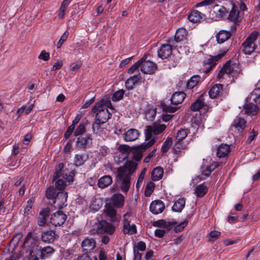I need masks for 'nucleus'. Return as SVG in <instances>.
<instances>
[{
  "label": "nucleus",
  "instance_id": "1",
  "mask_svg": "<svg viewBox=\"0 0 260 260\" xmlns=\"http://www.w3.org/2000/svg\"><path fill=\"white\" fill-rule=\"evenodd\" d=\"M165 124H162L158 125L156 123H154L152 125H147L145 132V139L146 141H154V144L156 142L155 138L154 135H158L162 133L166 128Z\"/></svg>",
  "mask_w": 260,
  "mask_h": 260
},
{
  "label": "nucleus",
  "instance_id": "2",
  "mask_svg": "<svg viewBox=\"0 0 260 260\" xmlns=\"http://www.w3.org/2000/svg\"><path fill=\"white\" fill-rule=\"evenodd\" d=\"M258 34V32L256 31H252L242 43L241 50L245 54H251L257 47L254 41L256 40Z\"/></svg>",
  "mask_w": 260,
  "mask_h": 260
},
{
  "label": "nucleus",
  "instance_id": "3",
  "mask_svg": "<svg viewBox=\"0 0 260 260\" xmlns=\"http://www.w3.org/2000/svg\"><path fill=\"white\" fill-rule=\"evenodd\" d=\"M92 145V138L89 135L79 136L75 139V148L77 151H86V149L91 148Z\"/></svg>",
  "mask_w": 260,
  "mask_h": 260
},
{
  "label": "nucleus",
  "instance_id": "4",
  "mask_svg": "<svg viewBox=\"0 0 260 260\" xmlns=\"http://www.w3.org/2000/svg\"><path fill=\"white\" fill-rule=\"evenodd\" d=\"M40 237L36 235V234L32 235V233L30 232L27 233L23 243V246H27L29 250H32L35 251L37 248H38L40 244Z\"/></svg>",
  "mask_w": 260,
  "mask_h": 260
},
{
  "label": "nucleus",
  "instance_id": "5",
  "mask_svg": "<svg viewBox=\"0 0 260 260\" xmlns=\"http://www.w3.org/2000/svg\"><path fill=\"white\" fill-rule=\"evenodd\" d=\"M68 197V193L67 191H58L56 194L55 199L52 201V206L54 208H58L62 210L64 207L67 206V203Z\"/></svg>",
  "mask_w": 260,
  "mask_h": 260
},
{
  "label": "nucleus",
  "instance_id": "6",
  "mask_svg": "<svg viewBox=\"0 0 260 260\" xmlns=\"http://www.w3.org/2000/svg\"><path fill=\"white\" fill-rule=\"evenodd\" d=\"M98 110L96 112L95 123L98 126V129L100 126L106 123L111 118L112 114L109 112L107 108H102Z\"/></svg>",
  "mask_w": 260,
  "mask_h": 260
},
{
  "label": "nucleus",
  "instance_id": "7",
  "mask_svg": "<svg viewBox=\"0 0 260 260\" xmlns=\"http://www.w3.org/2000/svg\"><path fill=\"white\" fill-rule=\"evenodd\" d=\"M67 218V215L61 211V210H59L51 214L50 222L55 226H60L65 222Z\"/></svg>",
  "mask_w": 260,
  "mask_h": 260
},
{
  "label": "nucleus",
  "instance_id": "8",
  "mask_svg": "<svg viewBox=\"0 0 260 260\" xmlns=\"http://www.w3.org/2000/svg\"><path fill=\"white\" fill-rule=\"evenodd\" d=\"M98 230H100L101 234L106 233L109 235H112L115 231V227L111 223L103 219L99 222Z\"/></svg>",
  "mask_w": 260,
  "mask_h": 260
},
{
  "label": "nucleus",
  "instance_id": "9",
  "mask_svg": "<svg viewBox=\"0 0 260 260\" xmlns=\"http://www.w3.org/2000/svg\"><path fill=\"white\" fill-rule=\"evenodd\" d=\"M58 237V235L56 234V232L54 230L50 229L43 231L40 238L42 241L45 243H52Z\"/></svg>",
  "mask_w": 260,
  "mask_h": 260
},
{
  "label": "nucleus",
  "instance_id": "10",
  "mask_svg": "<svg viewBox=\"0 0 260 260\" xmlns=\"http://www.w3.org/2000/svg\"><path fill=\"white\" fill-rule=\"evenodd\" d=\"M158 70L157 64L150 59H148L145 63L141 67V71L145 74L153 75Z\"/></svg>",
  "mask_w": 260,
  "mask_h": 260
},
{
  "label": "nucleus",
  "instance_id": "11",
  "mask_svg": "<svg viewBox=\"0 0 260 260\" xmlns=\"http://www.w3.org/2000/svg\"><path fill=\"white\" fill-rule=\"evenodd\" d=\"M165 209V204L160 200H156L152 201L149 207L150 211L155 215L162 213Z\"/></svg>",
  "mask_w": 260,
  "mask_h": 260
},
{
  "label": "nucleus",
  "instance_id": "12",
  "mask_svg": "<svg viewBox=\"0 0 260 260\" xmlns=\"http://www.w3.org/2000/svg\"><path fill=\"white\" fill-rule=\"evenodd\" d=\"M172 46L169 44H162L157 50L158 57L162 59H166L171 56Z\"/></svg>",
  "mask_w": 260,
  "mask_h": 260
},
{
  "label": "nucleus",
  "instance_id": "13",
  "mask_svg": "<svg viewBox=\"0 0 260 260\" xmlns=\"http://www.w3.org/2000/svg\"><path fill=\"white\" fill-rule=\"evenodd\" d=\"M35 251L40 252V258L41 259H44L51 257L55 252V250L53 247L47 246L44 247H40L39 248H37Z\"/></svg>",
  "mask_w": 260,
  "mask_h": 260
},
{
  "label": "nucleus",
  "instance_id": "14",
  "mask_svg": "<svg viewBox=\"0 0 260 260\" xmlns=\"http://www.w3.org/2000/svg\"><path fill=\"white\" fill-rule=\"evenodd\" d=\"M51 210L47 207L43 208L39 213L40 217H38L37 223L39 226H44L47 223V218L49 217Z\"/></svg>",
  "mask_w": 260,
  "mask_h": 260
},
{
  "label": "nucleus",
  "instance_id": "15",
  "mask_svg": "<svg viewBox=\"0 0 260 260\" xmlns=\"http://www.w3.org/2000/svg\"><path fill=\"white\" fill-rule=\"evenodd\" d=\"M154 145V141H151L144 142L140 145L133 146L134 154H143L146 150L151 147Z\"/></svg>",
  "mask_w": 260,
  "mask_h": 260
},
{
  "label": "nucleus",
  "instance_id": "16",
  "mask_svg": "<svg viewBox=\"0 0 260 260\" xmlns=\"http://www.w3.org/2000/svg\"><path fill=\"white\" fill-rule=\"evenodd\" d=\"M115 207L112 206L111 204L106 203L105 205V209L104 213L107 217H109L111 222H115L117 221V211L114 208Z\"/></svg>",
  "mask_w": 260,
  "mask_h": 260
},
{
  "label": "nucleus",
  "instance_id": "17",
  "mask_svg": "<svg viewBox=\"0 0 260 260\" xmlns=\"http://www.w3.org/2000/svg\"><path fill=\"white\" fill-rule=\"evenodd\" d=\"M112 206L116 208H121L124 205V198L121 193H114L110 198Z\"/></svg>",
  "mask_w": 260,
  "mask_h": 260
},
{
  "label": "nucleus",
  "instance_id": "18",
  "mask_svg": "<svg viewBox=\"0 0 260 260\" xmlns=\"http://www.w3.org/2000/svg\"><path fill=\"white\" fill-rule=\"evenodd\" d=\"M140 135V132L135 128H130L123 134V139L126 142L136 140Z\"/></svg>",
  "mask_w": 260,
  "mask_h": 260
},
{
  "label": "nucleus",
  "instance_id": "19",
  "mask_svg": "<svg viewBox=\"0 0 260 260\" xmlns=\"http://www.w3.org/2000/svg\"><path fill=\"white\" fill-rule=\"evenodd\" d=\"M110 96L109 94H106L104 98L101 99L100 101L98 102H96L94 105L91 108V112L93 113H95L100 108H102L103 106L109 105L111 103V101L110 100Z\"/></svg>",
  "mask_w": 260,
  "mask_h": 260
},
{
  "label": "nucleus",
  "instance_id": "20",
  "mask_svg": "<svg viewBox=\"0 0 260 260\" xmlns=\"http://www.w3.org/2000/svg\"><path fill=\"white\" fill-rule=\"evenodd\" d=\"M240 12L238 10V7L236 4H233L232 10L230 11L228 15V19L234 23L236 25H239V21L238 18L239 17Z\"/></svg>",
  "mask_w": 260,
  "mask_h": 260
},
{
  "label": "nucleus",
  "instance_id": "21",
  "mask_svg": "<svg viewBox=\"0 0 260 260\" xmlns=\"http://www.w3.org/2000/svg\"><path fill=\"white\" fill-rule=\"evenodd\" d=\"M141 78L142 77L140 73L137 75L130 77L125 81V88L127 90L133 89L134 88V86L137 83Z\"/></svg>",
  "mask_w": 260,
  "mask_h": 260
},
{
  "label": "nucleus",
  "instance_id": "22",
  "mask_svg": "<svg viewBox=\"0 0 260 260\" xmlns=\"http://www.w3.org/2000/svg\"><path fill=\"white\" fill-rule=\"evenodd\" d=\"M186 97V94L184 91H178L174 93L170 99L171 104L177 105L181 103Z\"/></svg>",
  "mask_w": 260,
  "mask_h": 260
},
{
  "label": "nucleus",
  "instance_id": "23",
  "mask_svg": "<svg viewBox=\"0 0 260 260\" xmlns=\"http://www.w3.org/2000/svg\"><path fill=\"white\" fill-rule=\"evenodd\" d=\"M232 34L225 30H220L215 36L218 44H222L231 38Z\"/></svg>",
  "mask_w": 260,
  "mask_h": 260
},
{
  "label": "nucleus",
  "instance_id": "24",
  "mask_svg": "<svg viewBox=\"0 0 260 260\" xmlns=\"http://www.w3.org/2000/svg\"><path fill=\"white\" fill-rule=\"evenodd\" d=\"M205 14H202L196 10H192L191 11L190 14L188 15L187 18L189 21L193 23L200 22L203 19V16Z\"/></svg>",
  "mask_w": 260,
  "mask_h": 260
},
{
  "label": "nucleus",
  "instance_id": "25",
  "mask_svg": "<svg viewBox=\"0 0 260 260\" xmlns=\"http://www.w3.org/2000/svg\"><path fill=\"white\" fill-rule=\"evenodd\" d=\"M230 152V145L226 144H221L217 149L216 155L222 158L226 156Z\"/></svg>",
  "mask_w": 260,
  "mask_h": 260
},
{
  "label": "nucleus",
  "instance_id": "26",
  "mask_svg": "<svg viewBox=\"0 0 260 260\" xmlns=\"http://www.w3.org/2000/svg\"><path fill=\"white\" fill-rule=\"evenodd\" d=\"M164 169L160 166L154 168L151 173V178L152 181H156L160 180L163 176Z\"/></svg>",
  "mask_w": 260,
  "mask_h": 260
},
{
  "label": "nucleus",
  "instance_id": "27",
  "mask_svg": "<svg viewBox=\"0 0 260 260\" xmlns=\"http://www.w3.org/2000/svg\"><path fill=\"white\" fill-rule=\"evenodd\" d=\"M137 166L138 164L126 159L124 166L119 168L123 169L125 172L128 171L129 173L130 172V174H133L136 171Z\"/></svg>",
  "mask_w": 260,
  "mask_h": 260
},
{
  "label": "nucleus",
  "instance_id": "28",
  "mask_svg": "<svg viewBox=\"0 0 260 260\" xmlns=\"http://www.w3.org/2000/svg\"><path fill=\"white\" fill-rule=\"evenodd\" d=\"M112 183V177L110 175H105L98 180V185L101 188H105Z\"/></svg>",
  "mask_w": 260,
  "mask_h": 260
},
{
  "label": "nucleus",
  "instance_id": "29",
  "mask_svg": "<svg viewBox=\"0 0 260 260\" xmlns=\"http://www.w3.org/2000/svg\"><path fill=\"white\" fill-rule=\"evenodd\" d=\"M245 113L249 115H255L259 110L258 107L252 103H249L244 105Z\"/></svg>",
  "mask_w": 260,
  "mask_h": 260
},
{
  "label": "nucleus",
  "instance_id": "30",
  "mask_svg": "<svg viewBox=\"0 0 260 260\" xmlns=\"http://www.w3.org/2000/svg\"><path fill=\"white\" fill-rule=\"evenodd\" d=\"M187 31L184 28H178L174 36V41L177 42H180L186 39Z\"/></svg>",
  "mask_w": 260,
  "mask_h": 260
},
{
  "label": "nucleus",
  "instance_id": "31",
  "mask_svg": "<svg viewBox=\"0 0 260 260\" xmlns=\"http://www.w3.org/2000/svg\"><path fill=\"white\" fill-rule=\"evenodd\" d=\"M185 205V199L184 198H179L175 202L172 210L174 212H181L184 208Z\"/></svg>",
  "mask_w": 260,
  "mask_h": 260
},
{
  "label": "nucleus",
  "instance_id": "32",
  "mask_svg": "<svg viewBox=\"0 0 260 260\" xmlns=\"http://www.w3.org/2000/svg\"><path fill=\"white\" fill-rule=\"evenodd\" d=\"M117 150L122 154H126L122 158V160H124L128 159V155L133 151V146H129L126 144H121L117 148Z\"/></svg>",
  "mask_w": 260,
  "mask_h": 260
},
{
  "label": "nucleus",
  "instance_id": "33",
  "mask_svg": "<svg viewBox=\"0 0 260 260\" xmlns=\"http://www.w3.org/2000/svg\"><path fill=\"white\" fill-rule=\"evenodd\" d=\"M223 85L222 84H216L214 85L209 90L208 93L211 99H215L219 94L220 90H222Z\"/></svg>",
  "mask_w": 260,
  "mask_h": 260
},
{
  "label": "nucleus",
  "instance_id": "34",
  "mask_svg": "<svg viewBox=\"0 0 260 260\" xmlns=\"http://www.w3.org/2000/svg\"><path fill=\"white\" fill-rule=\"evenodd\" d=\"M246 121L244 118L238 116L234 119L232 125L235 126L239 132H242L245 128Z\"/></svg>",
  "mask_w": 260,
  "mask_h": 260
},
{
  "label": "nucleus",
  "instance_id": "35",
  "mask_svg": "<svg viewBox=\"0 0 260 260\" xmlns=\"http://www.w3.org/2000/svg\"><path fill=\"white\" fill-rule=\"evenodd\" d=\"M34 107V104H31L28 107L26 105H23L17 109L16 114L17 115L18 118L20 117L23 114L27 115L30 113Z\"/></svg>",
  "mask_w": 260,
  "mask_h": 260
},
{
  "label": "nucleus",
  "instance_id": "36",
  "mask_svg": "<svg viewBox=\"0 0 260 260\" xmlns=\"http://www.w3.org/2000/svg\"><path fill=\"white\" fill-rule=\"evenodd\" d=\"M208 188L204 185V183L201 184L195 188L194 193L198 198L203 197L208 192Z\"/></svg>",
  "mask_w": 260,
  "mask_h": 260
},
{
  "label": "nucleus",
  "instance_id": "37",
  "mask_svg": "<svg viewBox=\"0 0 260 260\" xmlns=\"http://www.w3.org/2000/svg\"><path fill=\"white\" fill-rule=\"evenodd\" d=\"M88 158V155L85 157L83 154H76L74 157V165L76 167L81 166L84 164Z\"/></svg>",
  "mask_w": 260,
  "mask_h": 260
},
{
  "label": "nucleus",
  "instance_id": "38",
  "mask_svg": "<svg viewBox=\"0 0 260 260\" xmlns=\"http://www.w3.org/2000/svg\"><path fill=\"white\" fill-rule=\"evenodd\" d=\"M57 192L53 185H50L46 189L45 196L47 199L53 201L54 199H55Z\"/></svg>",
  "mask_w": 260,
  "mask_h": 260
},
{
  "label": "nucleus",
  "instance_id": "39",
  "mask_svg": "<svg viewBox=\"0 0 260 260\" xmlns=\"http://www.w3.org/2000/svg\"><path fill=\"white\" fill-rule=\"evenodd\" d=\"M201 79L199 75H196L192 76L186 83V88L188 89H192L195 87Z\"/></svg>",
  "mask_w": 260,
  "mask_h": 260
},
{
  "label": "nucleus",
  "instance_id": "40",
  "mask_svg": "<svg viewBox=\"0 0 260 260\" xmlns=\"http://www.w3.org/2000/svg\"><path fill=\"white\" fill-rule=\"evenodd\" d=\"M190 108L192 111H197L203 108L205 112H207L208 109V106L206 104H201L200 102L195 101L191 104Z\"/></svg>",
  "mask_w": 260,
  "mask_h": 260
},
{
  "label": "nucleus",
  "instance_id": "41",
  "mask_svg": "<svg viewBox=\"0 0 260 260\" xmlns=\"http://www.w3.org/2000/svg\"><path fill=\"white\" fill-rule=\"evenodd\" d=\"M117 173V174L116 176L119 179H124L126 181H131V176L132 174H130V172L126 174L123 169L118 168Z\"/></svg>",
  "mask_w": 260,
  "mask_h": 260
},
{
  "label": "nucleus",
  "instance_id": "42",
  "mask_svg": "<svg viewBox=\"0 0 260 260\" xmlns=\"http://www.w3.org/2000/svg\"><path fill=\"white\" fill-rule=\"evenodd\" d=\"M96 242L94 239H85L81 243V246L83 247H89L90 248L89 251H91L95 247Z\"/></svg>",
  "mask_w": 260,
  "mask_h": 260
},
{
  "label": "nucleus",
  "instance_id": "43",
  "mask_svg": "<svg viewBox=\"0 0 260 260\" xmlns=\"http://www.w3.org/2000/svg\"><path fill=\"white\" fill-rule=\"evenodd\" d=\"M187 131L189 132V130L187 128H181L178 131L176 136V139L178 140L177 143L182 141L187 136Z\"/></svg>",
  "mask_w": 260,
  "mask_h": 260
},
{
  "label": "nucleus",
  "instance_id": "44",
  "mask_svg": "<svg viewBox=\"0 0 260 260\" xmlns=\"http://www.w3.org/2000/svg\"><path fill=\"white\" fill-rule=\"evenodd\" d=\"M155 184L154 182L151 181L147 182L144 191L145 197H149L153 192Z\"/></svg>",
  "mask_w": 260,
  "mask_h": 260
},
{
  "label": "nucleus",
  "instance_id": "45",
  "mask_svg": "<svg viewBox=\"0 0 260 260\" xmlns=\"http://www.w3.org/2000/svg\"><path fill=\"white\" fill-rule=\"evenodd\" d=\"M160 107L162 109L163 112H169L170 113H175L178 109H179V107L167 105L165 103H161Z\"/></svg>",
  "mask_w": 260,
  "mask_h": 260
},
{
  "label": "nucleus",
  "instance_id": "46",
  "mask_svg": "<svg viewBox=\"0 0 260 260\" xmlns=\"http://www.w3.org/2000/svg\"><path fill=\"white\" fill-rule=\"evenodd\" d=\"M56 180L54 188L56 190H59V191H65L64 189L67 185L66 181L62 179H57Z\"/></svg>",
  "mask_w": 260,
  "mask_h": 260
},
{
  "label": "nucleus",
  "instance_id": "47",
  "mask_svg": "<svg viewBox=\"0 0 260 260\" xmlns=\"http://www.w3.org/2000/svg\"><path fill=\"white\" fill-rule=\"evenodd\" d=\"M125 93V91L123 89H119L112 94L111 99L113 102H117L122 100Z\"/></svg>",
  "mask_w": 260,
  "mask_h": 260
},
{
  "label": "nucleus",
  "instance_id": "48",
  "mask_svg": "<svg viewBox=\"0 0 260 260\" xmlns=\"http://www.w3.org/2000/svg\"><path fill=\"white\" fill-rule=\"evenodd\" d=\"M86 132V127L83 124H81L80 123L74 133V136L78 137L79 136H83Z\"/></svg>",
  "mask_w": 260,
  "mask_h": 260
},
{
  "label": "nucleus",
  "instance_id": "49",
  "mask_svg": "<svg viewBox=\"0 0 260 260\" xmlns=\"http://www.w3.org/2000/svg\"><path fill=\"white\" fill-rule=\"evenodd\" d=\"M172 144V138L168 137L167 140L164 142L161 148V150L163 153H166L168 151L170 148Z\"/></svg>",
  "mask_w": 260,
  "mask_h": 260
},
{
  "label": "nucleus",
  "instance_id": "50",
  "mask_svg": "<svg viewBox=\"0 0 260 260\" xmlns=\"http://www.w3.org/2000/svg\"><path fill=\"white\" fill-rule=\"evenodd\" d=\"M221 233L218 231H212L207 236L208 241H214L220 236Z\"/></svg>",
  "mask_w": 260,
  "mask_h": 260
},
{
  "label": "nucleus",
  "instance_id": "51",
  "mask_svg": "<svg viewBox=\"0 0 260 260\" xmlns=\"http://www.w3.org/2000/svg\"><path fill=\"white\" fill-rule=\"evenodd\" d=\"M133 249L135 251H144L146 249V243L143 241H139L134 245Z\"/></svg>",
  "mask_w": 260,
  "mask_h": 260
},
{
  "label": "nucleus",
  "instance_id": "52",
  "mask_svg": "<svg viewBox=\"0 0 260 260\" xmlns=\"http://www.w3.org/2000/svg\"><path fill=\"white\" fill-rule=\"evenodd\" d=\"M229 49L226 48H223L221 50H219V53L218 54L215 56H212L211 57L213 59L214 61L216 62V61H218L222 57H223L226 53L229 51Z\"/></svg>",
  "mask_w": 260,
  "mask_h": 260
},
{
  "label": "nucleus",
  "instance_id": "53",
  "mask_svg": "<svg viewBox=\"0 0 260 260\" xmlns=\"http://www.w3.org/2000/svg\"><path fill=\"white\" fill-rule=\"evenodd\" d=\"M188 220L185 219L183 221L177 224L174 226L173 230L175 233H179L183 230L185 227H186L188 224Z\"/></svg>",
  "mask_w": 260,
  "mask_h": 260
},
{
  "label": "nucleus",
  "instance_id": "54",
  "mask_svg": "<svg viewBox=\"0 0 260 260\" xmlns=\"http://www.w3.org/2000/svg\"><path fill=\"white\" fill-rule=\"evenodd\" d=\"M123 233L124 235L130 234L133 235L137 233V228L135 224L130 225L127 229H122Z\"/></svg>",
  "mask_w": 260,
  "mask_h": 260
},
{
  "label": "nucleus",
  "instance_id": "55",
  "mask_svg": "<svg viewBox=\"0 0 260 260\" xmlns=\"http://www.w3.org/2000/svg\"><path fill=\"white\" fill-rule=\"evenodd\" d=\"M233 77L234 78L237 79L240 74H242V70L240 68V63H233Z\"/></svg>",
  "mask_w": 260,
  "mask_h": 260
},
{
  "label": "nucleus",
  "instance_id": "56",
  "mask_svg": "<svg viewBox=\"0 0 260 260\" xmlns=\"http://www.w3.org/2000/svg\"><path fill=\"white\" fill-rule=\"evenodd\" d=\"M75 126L73 124H71L67 128L66 132L64 134L63 141H65L68 140L72 135L75 129Z\"/></svg>",
  "mask_w": 260,
  "mask_h": 260
},
{
  "label": "nucleus",
  "instance_id": "57",
  "mask_svg": "<svg viewBox=\"0 0 260 260\" xmlns=\"http://www.w3.org/2000/svg\"><path fill=\"white\" fill-rule=\"evenodd\" d=\"M121 181V189L124 192H127L129 189L131 181H126L124 179H119Z\"/></svg>",
  "mask_w": 260,
  "mask_h": 260
},
{
  "label": "nucleus",
  "instance_id": "58",
  "mask_svg": "<svg viewBox=\"0 0 260 260\" xmlns=\"http://www.w3.org/2000/svg\"><path fill=\"white\" fill-rule=\"evenodd\" d=\"M35 201L34 197H31L27 202V206L24 209V215L26 216L29 214V211L32 208L31 204Z\"/></svg>",
  "mask_w": 260,
  "mask_h": 260
},
{
  "label": "nucleus",
  "instance_id": "59",
  "mask_svg": "<svg viewBox=\"0 0 260 260\" xmlns=\"http://www.w3.org/2000/svg\"><path fill=\"white\" fill-rule=\"evenodd\" d=\"M22 233H18L15 234L13 236V237L12 238V239L11 240V241H10L9 244L13 243V244L14 245V246H16L18 244V243H19L20 239L22 238Z\"/></svg>",
  "mask_w": 260,
  "mask_h": 260
},
{
  "label": "nucleus",
  "instance_id": "60",
  "mask_svg": "<svg viewBox=\"0 0 260 260\" xmlns=\"http://www.w3.org/2000/svg\"><path fill=\"white\" fill-rule=\"evenodd\" d=\"M69 32L68 31H66L61 36L60 39L59 40L57 44V48H59L61 46V45L64 43V42L67 40L68 36H69Z\"/></svg>",
  "mask_w": 260,
  "mask_h": 260
},
{
  "label": "nucleus",
  "instance_id": "61",
  "mask_svg": "<svg viewBox=\"0 0 260 260\" xmlns=\"http://www.w3.org/2000/svg\"><path fill=\"white\" fill-rule=\"evenodd\" d=\"M166 221L164 219H159L156 221H154L152 223V225L155 227H158L160 228H165L166 226Z\"/></svg>",
  "mask_w": 260,
  "mask_h": 260
},
{
  "label": "nucleus",
  "instance_id": "62",
  "mask_svg": "<svg viewBox=\"0 0 260 260\" xmlns=\"http://www.w3.org/2000/svg\"><path fill=\"white\" fill-rule=\"evenodd\" d=\"M74 141H75V139H71L68 141L63 148V152L64 153H68L71 151L72 147V143Z\"/></svg>",
  "mask_w": 260,
  "mask_h": 260
},
{
  "label": "nucleus",
  "instance_id": "63",
  "mask_svg": "<svg viewBox=\"0 0 260 260\" xmlns=\"http://www.w3.org/2000/svg\"><path fill=\"white\" fill-rule=\"evenodd\" d=\"M38 58L40 59L47 61L50 59V54L49 52H47L45 50H43L39 55Z\"/></svg>",
  "mask_w": 260,
  "mask_h": 260
},
{
  "label": "nucleus",
  "instance_id": "64",
  "mask_svg": "<svg viewBox=\"0 0 260 260\" xmlns=\"http://www.w3.org/2000/svg\"><path fill=\"white\" fill-rule=\"evenodd\" d=\"M22 260H39L32 250H29V255L27 258H23Z\"/></svg>",
  "mask_w": 260,
  "mask_h": 260
}]
</instances>
